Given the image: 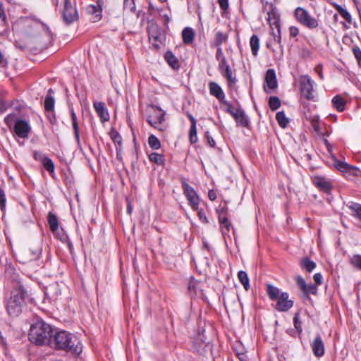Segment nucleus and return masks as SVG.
<instances>
[{"mask_svg": "<svg viewBox=\"0 0 361 361\" xmlns=\"http://www.w3.org/2000/svg\"><path fill=\"white\" fill-rule=\"evenodd\" d=\"M221 103L226 106L227 108L226 111L230 114L233 117L236 116V114L240 109L239 108H235L231 102L226 100H224Z\"/></svg>", "mask_w": 361, "mask_h": 361, "instance_id": "79ce46f5", "label": "nucleus"}, {"mask_svg": "<svg viewBox=\"0 0 361 361\" xmlns=\"http://www.w3.org/2000/svg\"><path fill=\"white\" fill-rule=\"evenodd\" d=\"M93 106L102 122H105L109 120V114L104 102H94Z\"/></svg>", "mask_w": 361, "mask_h": 361, "instance_id": "f3484780", "label": "nucleus"}, {"mask_svg": "<svg viewBox=\"0 0 361 361\" xmlns=\"http://www.w3.org/2000/svg\"><path fill=\"white\" fill-rule=\"evenodd\" d=\"M205 136L207 139V142H208V144L209 145L210 147H214L215 146V141L213 139V137L210 135L208 131H207L205 133Z\"/></svg>", "mask_w": 361, "mask_h": 361, "instance_id": "680f3d73", "label": "nucleus"}, {"mask_svg": "<svg viewBox=\"0 0 361 361\" xmlns=\"http://www.w3.org/2000/svg\"><path fill=\"white\" fill-rule=\"evenodd\" d=\"M49 228L53 233H55L59 228V220L57 216L49 212L47 216Z\"/></svg>", "mask_w": 361, "mask_h": 361, "instance_id": "393cba45", "label": "nucleus"}, {"mask_svg": "<svg viewBox=\"0 0 361 361\" xmlns=\"http://www.w3.org/2000/svg\"><path fill=\"white\" fill-rule=\"evenodd\" d=\"M199 285V282L196 281L193 277H190L188 283V293L191 296L196 295L197 288Z\"/></svg>", "mask_w": 361, "mask_h": 361, "instance_id": "473e14b6", "label": "nucleus"}, {"mask_svg": "<svg viewBox=\"0 0 361 361\" xmlns=\"http://www.w3.org/2000/svg\"><path fill=\"white\" fill-rule=\"evenodd\" d=\"M70 112H71V121H72V125H73V130H74L75 137L76 139L78 145H80V140L79 126H78V120H77V116H76V114L73 108H71L70 109Z\"/></svg>", "mask_w": 361, "mask_h": 361, "instance_id": "a211bd4d", "label": "nucleus"}, {"mask_svg": "<svg viewBox=\"0 0 361 361\" xmlns=\"http://www.w3.org/2000/svg\"><path fill=\"white\" fill-rule=\"evenodd\" d=\"M184 195L187 197L189 204L194 210L198 209L200 198L195 190L192 188L185 179L181 181Z\"/></svg>", "mask_w": 361, "mask_h": 361, "instance_id": "0eeeda50", "label": "nucleus"}, {"mask_svg": "<svg viewBox=\"0 0 361 361\" xmlns=\"http://www.w3.org/2000/svg\"><path fill=\"white\" fill-rule=\"evenodd\" d=\"M31 128L28 123L25 120H17L14 126L16 134L22 138H27Z\"/></svg>", "mask_w": 361, "mask_h": 361, "instance_id": "f8f14e48", "label": "nucleus"}, {"mask_svg": "<svg viewBox=\"0 0 361 361\" xmlns=\"http://www.w3.org/2000/svg\"><path fill=\"white\" fill-rule=\"evenodd\" d=\"M52 334L53 329L51 325L42 320H38L31 325L28 338L31 343L37 345L50 346Z\"/></svg>", "mask_w": 361, "mask_h": 361, "instance_id": "7ed1b4c3", "label": "nucleus"}, {"mask_svg": "<svg viewBox=\"0 0 361 361\" xmlns=\"http://www.w3.org/2000/svg\"><path fill=\"white\" fill-rule=\"evenodd\" d=\"M10 281L12 290L6 303V310L11 317H16L22 312L29 290L22 277L17 273L11 276Z\"/></svg>", "mask_w": 361, "mask_h": 361, "instance_id": "f257e3e1", "label": "nucleus"}, {"mask_svg": "<svg viewBox=\"0 0 361 361\" xmlns=\"http://www.w3.org/2000/svg\"><path fill=\"white\" fill-rule=\"evenodd\" d=\"M165 111L161 108L152 106L151 107V112L147 117V121L152 126L159 129V130H164L159 126L164 121Z\"/></svg>", "mask_w": 361, "mask_h": 361, "instance_id": "423d86ee", "label": "nucleus"}, {"mask_svg": "<svg viewBox=\"0 0 361 361\" xmlns=\"http://www.w3.org/2000/svg\"><path fill=\"white\" fill-rule=\"evenodd\" d=\"M42 157H46V156H44V154H41L39 152H35V153H34V158L36 160H39V161H40L42 162Z\"/></svg>", "mask_w": 361, "mask_h": 361, "instance_id": "774afa93", "label": "nucleus"}, {"mask_svg": "<svg viewBox=\"0 0 361 361\" xmlns=\"http://www.w3.org/2000/svg\"><path fill=\"white\" fill-rule=\"evenodd\" d=\"M275 27L277 29L278 35H276L273 33L274 40L276 41L278 43L281 42V26L279 22L276 21L275 23Z\"/></svg>", "mask_w": 361, "mask_h": 361, "instance_id": "5fc2aeb1", "label": "nucleus"}, {"mask_svg": "<svg viewBox=\"0 0 361 361\" xmlns=\"http://www.w3.org/2000/svg\"><path fill=\"white\" fill-rule=\"evenodd\" d=\"M276 119L281 128H286L289 121L283 111L277 112L276 114Z\"/></svg>", "mask_w": 361, "mask_h": 361, "instance_id": "f704fd0d", "label": "nucleus"}, {"mask_svg": "<svg viewBox=\"0 0 361 361\" xmlns=\"http://www.w3.org/2000/svg\"><path fill=\"white\" fill-rule=\"evenodd\" d=\"M295 281L298 287L307 296L310 294L315 295L317 292V286L314 284H307L305 279L301 276H296Z\"/></svg>", "mask_w": 361, "mask_h": 361, "instance_id": "9d476101", "label": "nucleus"}, {"mask_svg": "<svg viewBox=\"0 0 361 361\" xmlns=\"http://www.w3.org/2000/svg\"><path fill=\"white\" fill-rule=\"evenodd\" d=\"M336 168L342 172H349L351 170H357V168L347 164L346 162H343L341 161H336L335 164Z\"/></svg>", "mask_w": 361, "mask_h": 361, "instance_id": "c85d7f7f", "label": "nucleus"}, {"mask_svg": "<svg viewBox=\"0 0 361 361\" xmlns=\"http://www.w3.org/2000/svg\"><path fill=\"white\" fill-rule=\"evenodd\" d=\"M217 212L219 214V220H220V215H221V216H226L227 207H219L217 209Z\"/></svg>", "mask_w": 361, "mask_h": 361, "instance_id": "0e129e2a", "label": "nucleus"}, {"mask_svg": "<svg viewBox=\"0 0 361 361\" xmlns=\"http://www.w3.org/2000/svg\"><path fill=\"white\" fill-rule=\"evenodd\" d=\"M217 49H216V58L218 61H221L222 58H226L224 56V54H223V51H222V49L221 48V47H216Z\"/></svg>", "mask_w": 361, "mask_h": 361, "instance_id": "69168bd1", "label": "nucleus"}, {"mask_svg": "<svg viewBox=\"0 0 361 361\" xmlns=\"http://www.w3.org/2000/svg\"><path fill=\"white\" fill-rule=\"evenodd\" d=\"M148 144L153 149H159L161 147L159 140L154 135H151L148 137Z\"/></svg>", "mask_w": 361, "mask_h": 361, "instance_id": "ea45409f", "label": "nucleus"}, {"mask_svg": "<svg viewBox=\"0 0 361 361\" xmlns=\"http://www.w3.org/2000/svg\"><path fill=\"white\" fill-rule=\"evenodd\" d=\"M312 182L315 187L324 192L329 193L332 189L331 182L324 177L315 176L314 177Z\"/></svg>", "mask_w": 361, "mask_h": 361, "instance_id": "4468645a", "label": "nucleus"}, {"mask_svg": "<svg viewBox=\"0 0 361 361\" xmlns=\"http://www.w3.org/2000/svg\"><path fill=\"white\" fill-rule=\"evenodd\" d=\"M352 51L359 66L361 67V49L357 46H355L353 47Z\"/></svg>", "mask_w": 361, "mask_h": 361, "instance_id": "de8ad7c7", "label": "nucleus"}, {"mask_svg": "<svg viewBox=\"0 0 361 361\" xmlns=\"http://www.w3.org/2000/svg\"><path fill=\"white\" fill-rule=\"evenodd\" d=\"M7 66V61L4 59L2 53L0 51V66L6 67Z\"/></svg>", "mask_w": 361, "mask_h": 361, "instance_id": "338daca9", "label": "nucleus"}, {"mask_svg": "<svg viewBox=\"0 0 361 361\" xmlns=\"http://www.w3.org/2000/svg\"><path fill=\"white\" fill-rule=\"evenodd\" d=\"M164 58L168 63V64L171 66L174 69H178L179 68V62L178 59L173 55V54L169 51H166Z\"/></svg>", "mask_w": 361, "mask_h": 361, "instance_id": "a878e982", "label": "nucleus"}, {"mask_svg": "<svg viewBox=\"0 0 361 361\" xmlns=\"http://www.w3.org/2000/svg\"><path fill=\"white\" fill-rule=\"evenodd\" d=\"M50 347L69 352L73 355H79L82 349L80 339L64 330L53 333Z\"/></svg>", "mask_w": 361, "mask_h": 361, "instance_id": "f03ea898", "label": "nucleus"}, {"mask_svg": "<svg viewBox=\"0 0 361 361\" xmlns=\"http://www.w3.org/2000/svg\"><path fill=\"white\" fill-rule=\"evenodd\" d=\"M195 32L192 28L187 27L182 31V38L185 44H189L194 40Z\"/></svg>", "mask_w": 361, "mask_h": 361, "instance_id": "412c9836", "label": "nucleus"}, {"mask_svg": "<svg viewBox=\"0 0 361 361\" xmlns=\"http://www.w3.org/2000/svg\"><path fill=\"white\" fill-rule=\"evenodd\" d=\"M228 39V35L221 31H217L215 34L214 39L211 45L214 47H219L221 44L226 42Z\"/></svg>", "mask_w": 361, "mask_h": 361, "instance_id": "4be33fe9", "label": "nucleus"}, {"mask_svg": "<svg viewBox=\"0 0 361 361\" xmlns=\"http://www.w3.org/2000/svg\"><path fill=\"white\" fill-rule=\"evenodd\" d=\"M149 159L151 162L155 163L157 165H163L164 164V155L156 152H152L149 155Z\"/></svg>", "mask_w": 361, "mask_h": 361, "instance_id": "72a5a7b5", "label": "nucleus"}, {"mask_svg": "<svg viewBox=\"0 0 361 361\" xmlns=\"http://www.w3.org/2000/svg\"><path fill=\"white\" fill-rule=\"evenodd\" d=\"M278 87L276 73L274 69H268L266 72L264 90L270 93V90H275Z\"/></svg>", "mask_w": 361, "mask_h": 361, "instance_id": "9b49d317", "label": "nucleus"}, {"mask_svg": "<svg viewBox=\"0 0 361 361\" xmlns=\"http://www.w3.org/2000/svg\"><path fill=\"white\" fill-rule=\"evenodd\" d=\"M294 326L298 332L302 331L301 322L299 320V314L296 313L293 317Z\"/></svg>", "mask_w": 361, "mask_h": 361, "instance_id": "864d4df0", "label": "nucleus"}, {"mask_svg": "<svg viewBox=\"0 0 361 361\" xmlns=\"http://www.w3.org/2000/svg\"><path fill=\"white\" fill-rule=\"evenodd\" d=\"M42 163L43 164V166L44 169L49 171L50 173H54V162L51 159H49L48 157H42Z\"/></svg>", "mask_w": 361, "mask_h": 361, "instance_id": "e433bc0d", "label": "nucleus"}, {"mask_svg": "<svg viewBox=\"0 0 361 361\" xmlns=\"http://www.w3.org/2000/svg\"><path fill=\"white\" fill-rule=\"evenodd\" d=\"M219 61V63L218 68L220 72L221 71H223L224 69H225L226 67L230 66L229 64L227 63L226 58H222L221 60Z\"/></svg>", "mask_w": 361, "mask_h": 361, "instance_id": "4d7b16f0", "label": "nucleus"}, {"mask_svg": "<svg viewBox=\"0 0 361 361\" xmlns=\"http://www.w3.org/2000/svg\"><path fill=\"white\" fill-rule=\"evenodd\" d=\"M157 27H151L150 30H149V39H151L152 38H153L155 41H157L159 39V35H158V32H157Z\"/></svg>", "mask_w": 361, "mask_h": 361, "instance_id": "8fccbe9b", "label": "nucleus"}, {"mask_svg": "<svg viewBox=\"0 0 361 361\" xmlns=\"http://www.w3.org/2000/svg\"><path fill=\"white\" fill-rule=\"evenodd\" d=\"M78 18V11L69 0H64L63 20L66 25H70Z\"/></svg>", "mask_w": 361, "mask_h": 361, "instance_id": "6e6552de", "label": "nucleus"}, {"mask_svg": "<svg viewBox=\"0 0 361 361\" xmlns=\"http://www.w3.org/2000/svg\"><path fill=\"white\" fill-rule=\"evenodd\" d=\"M219 223L222 226L223 228V233L226 234V233H228L231 230V228L232 226L231 221L228 220V219L226 216H220V220Z\"/></svg>", "mask_w": 361, "mask_h": 361, "instance_id": "58836bf2", "label": "nucleus"}, {"mask_svg": "<svg viewBox=\"0 0 361 361\" xmlns=\"http://www.w3.org/2000/svg\"><path fill=\"white\" fill-rule=\"evenodd\" d=\"M315 285H320L322 283V276L320 273H316L313 276Z\"/></svg>", "mask_w": 361, "mask_h": 361, "instance_id": "e2e57ef3", "label": "nucleus"}, {"mask_svg": "<svg viewBox=\"0 0 361 361\" xmlns=\"http://www.w3.org/2000/svg\"><path fill=\"white\" fill-rule=\"evenodd\" d=\"M311 347L314 355L316 357H322L324 354V343L320 335H317L312 343Z\"/></svg>", "mask_w": 361, "mask_h": 361, "instance_id": "2eb2a0df", "label": "nucleus"}, {"mask_svg": "<svg viewBox=\"0 0 361 361\" xmlns=\"http://www.w3.org/2000/svg\"><path fill=\"white\" fill-rule=\"evenodd\" d=\"M31 27L35 30H42V32L47 38V41L49 42L51 39V32L48 27H45L44 25H40L39 23H35Z\"/></svg>", "mask_w": 361, "mask_h": 361, "instance_id": "c9c22d12", "label": "nucleus"}, {"mask_svg": "<svg viewBox=\"0 0 361 361\" xmlns=\"http://www.w3.org/2000/svg\"><path fill=\"white\" fill-rule=\"evenodd\" d=\"M221 75L227 80L229 86L235 84L236 77L233 74L231 67H226L225 69L220 72Z\"/></svg>", "mask_w": 361, "mask_h": 361, "instance_id": "5701e85b", "label": "nucleus"}, {"mask_svg": "<svg viewBox=\"0 0 361 361\" xmlns=\"http://www.w3.org/2000/svg\"><path fill=\"white\" fill-rule=\"evenodd\" d=\"M6 195L4 190L0 187V208L4 210L6 207Z\"/></svg>", "mask_w": 361, "mask_h": 361, "instance_id": "603ef678", "label": "nucleus"}, {"mask_svg": "<svg viewBox=\"0 0 361 361\" xmlns=\"http://www.w3.org/2000/svg\"><path fill=\"white\" fill-rule=\"evenodd\" d=\"M299 54L301 58L307 59L311 57L312 51L307 47H302L300 49Z\"/></svg>", "mask_w": 361, "mask_h": 361, "instance_id": "09e8293b", "label": "nucleus"}, {"mask_svg": "<svg viewBox=\"0 0 361 361\" xmlns=\"http://www.w3.org/2000/svg\"><path fill=\"white\" fill-rule=\"evenodd\" d=\"M123 7L126 10L135 12L136 9L135 0H124Z\"/></svg>", "mask_w": 361, "mask_h": 361, "instance_id": "49530a36", "label": "nucleus"}, {"mask_svg": "<svg viewBox=\"0 0 361 361\" xmlns=\"http://www.w3.org/2000/svg\"><path fill=\"white\" fill-rule=\"evenodd\" d=\"M310 121L311 122L312 126L316 131H319V116L317 115H313L312 117L310 118Z\"/></svg>", "mask_w": 361, "mask_h": 361, "instance_id": "3c124183", "label": "nucleus"}, {"mask_svg": "<svg viewBox=\"0 0 361 361\" xmlns=\"http://www.w3.org/2000/svg\"><path fill=\"white\" fill-rule=\"evenodd\" d=\"M338 13L349 23L352 22L351 16L349 12L340 5H336L335 6Z\"/></svg>", "mask_w": 361, "mask_h": 361, "instance_id": "4c0bfd02", "label": "nucleus"}, {"mask_svg": "<svg viewBox=\"0 0 361 361\" xmlns=\"http://www.w3.org/2000/svg\"><path fill=\"white\" fill-rule=\"evenodd\" d=\"M217 1L223 11H226L228 8V0H217Z\"/></svg>", "mask_w": 361, "mask_h": 361, "instance_id": "bf43d9fd", "label": "nucleus"}, {"mask_svg": "<svg viewBox=\"0 0 361 361\" xmlns=\"http://www.w3.org/2000/svg\"><path fill=\"white\" fill-rule=\"evenodd\" d=\"M238 278L240 282L243 286L244 288L246 290H248L250 288V280L247 273L244 271H240L238 273Z\"/></svg>", "mask_w": 361, "mask_h": 361, "instance_id": "7c9ffc66", "label": "nucleus"}, {"mask_svg": "<svg viewBox=\"0 0 361 361\" xmlns=\"http://www.w3.org/2000/svg\"><path fill=\"white\" fill-rule=\"evenodd\" d=\"M250 44L252 54L254 56H257L259 48V39L258 36L256 35H253L250 37Z\"/></svg>", "mask_w": 361, "mask_h": 361, "instance_id": "2f4dec72", "label": "nucleus"}, {"mask_svg": "<svg viewBox=\"0 0 361 361\" xmlns=\"http://www.w3.org/2000/svg\"><path fill=\"white\" fill-rule=\"evenodd\" d=\"M300 264L302 269H305L308 272L312 271L316 267V263L308 257L301 259Z\"/></svg>", "mask_w": 361, "mask_h": 361, "instance_id": "bb28decb", "label": "nucleus"}, {"mask_svg": "<svg viewBox=\"0 0 361 361\" xmlns=\"http://www.w3.org/2000/svg\"><path fill=\"white\" fill-rule=\"evenodd\" d=\"M233 118L238 125L246 128L249 126V120L243 109H240Z\"/></svg>", "mask_w": 361, "mask_h": 361, "instance_id": "6ab92c4d", "label": "nucleus"}, {"mask_svg": "<svg viewBox=\"0 0 361 361\" xmlns=\"http://www.w3.org/2000/svg\"><path fill=\"white\" fill-rule=\"evenodd\" d=\"M42 246L39 243H32L29 248L25 250L20 255V260L23 263L37 260L42 255Z\"/></svg>", "mask_w": 361, "mask_h": 361, "instance_id": "39448f33", "label": "nucleus"}, {"mask_svg": "<svg viewBox=\"0 0 361 361\" xmlns=\"http://www.w3.org/2000/svg\"><path fill=\"white\" fill-rule=\"evenodd\" d=\"M348 207L353 212V215L361 221V204L351 202Z\"/></svg>", "mask_w": 361, "mask_h": 361, "instance_id": "c756f323", "label": "nucleus"}, {"mask_svg": "<svg viewBox=\"0 0 361 361\" xmlns=\"http://www.w3.org/2000/svg\"><path fill=\"white\" fill-rule=\"evenodd\" d=\"M281 106V101L279 97L272 96L269 99V106L271 110L276 111Z\"/></svg>", "mask_w": 361, "mask_h": 361, "instance_id": "a19ab883", "label": "nucleus"}, {"mask_svg": "<svg viewBox=\"0 0 361 361\" xmlns=\"http://www.w3.org/2000/svg\"><path fill=\"white\" fill-rule=\"evenodd\" d=\"M54 93L52 89L48 90L47 94L44 99V109L46 111H51L54 108V99L51 94Z\"/></svg>", "mask_w": 361, "mask_h": 361, "instance_id": "b1692460", "label": "nucleus"}, {"mask_svg": "<svg viewBox=\"0 0 361 361\" xmlns=\"http://www.w3.org/2000/svg\"><path fill=\"white\" fill-rule=\"evenodd\" d=\"M289 295L288 293H282L276 302V309L280 312H286L289 310L293 305V301L288 300Z\"/></svg>", "mask_w": 361, "mask_h": 361, "instance_id": "ddd939ff", "label": "nucleus"}, {"mask_svg": "<svg viewBox=\"0 0 361 361\" xmlns=\"http://www.w3.org/2000/svg\"><path fill=\"white\" fill-rule=\"evenodd\" d=\"M289 31L291 37H295L299 34V29L295 26H290Z\"/></svg>", "mask_w": 361, "mask_h": 361, "instance_id": "052dcab7", "label": "nucleus"}, {"mask_svg": "<svg viewBox=\"0 0 361 361\" xmlns=\"http://www.w3.org/2000/svg\"><path fill=\"white\" fill-rule=\"evenodd\" d=\"M87 11L90 14H96V17H99V18H100V17H101V6L100 5L97 6L93 4H90V5L87 6Z\"/></svg>", "mask_w": 361, "mask_h": 361, "instance_id": "37998d69", "label": "nucleus"}, {"mask_svg": "<svg viewBox=\"0 0 361 361\" xmlns=\"http://www.w3.org/2000/svg\"><path fill=\"white\" fill-rule=\"evenodd\" d=\"M209 93L211 95L215 97L221 103L225 100V94L220 87V85L216 82L211 81L209 82Z\"/></svg>", "mask_w": 361, "mask_h": 361, "instance_id": "dca6fc26", "label": "nucleus"}, {"mask_svg": "<svg viewBox=\"0 0 361 361\" xmlns=\"http://www.w3.org/2000/svg\"><path fill=\"white\" fill-rule=\"evenodd\" d=\"M267 293L271 300H276V299H279L281 295L279 294V288L271 284L267 285Z\"/></svg>", "mask_w": 361, "mask_h": 361, "instance_id": "cd10ccee", "label": "nucleus"}, {"mask_svg": "<svg viewBox=\"0 0 361 361\" xmlns=\"http://www.w3.org/2000/svg\"><path fill=\"white\" fill-rule=\"evenodd\" d=\"M314 81L307 75H302L300 78L301 92L302 94L309 100L314 99L313 95Z\"/></svg>", "mask_w": 361, "mask_h": 361, "instance_id": "1a4fd4ad", "label": "nucleus"}, {"mask_svg": "<svg viewBox=\"0 0 361 361\" xmlns=\"http://www.w3.org/2000/svg\"><path fill=\"white\" fill-rule=\"evenodd\" d=\"M189 140L191 144H195L197 142V127L196 126H190V132H189Z\"/></svg>", "mask_w": 361, "mask_h": 361, "instance_id": "c03bdc74", "label": "nucleus"}, {"mask_svg": "<svg viewBox=\"0 0 361 361\" xmlns=\"http://www.w3.org/2000/svg\"><path fill=\"white\" fill-rule=\"evenodd\" d=\"M0 18L1 19V21L6 24V15L5 13V9L4 7V5L2 2L0 1Z\"/></svg>", "mask_w": 361, "mask_h": 361, "instance_id": "13d9d810", "label": "nucleus"}, {"mask_svg": "<svg viewBox=\"0 0 361 361\" xmlns=\"http://www.w3.org/2000/svg\"><path fill=\"white\" fill-rule=\"evenodd\" d=\"M350 263L356 268L361 270V255H355L350 258Z\"/></svg>", "mask_w": 361, "mask_h": 361, "instance_id": "a18cd8bd", "label": "nucleus"}, {"mask_svg": "<svg viewBox=\"0 0 361 361\" xmlns=\"http://www.w3.org/2000/svg\"><path fill=\"white\" fill-rule=\"evenodd\" d=\"M346 101L345 99L341 97V95H336L332 99V105L334 108L338 110L340 112L344 111L345 107Z\"/></svg>", "mask_w": 361, "mask_h": 361, "instance_id": "aec40b11", "label": "nucleus"}, {"mask_svg": "<svg viewBox=\"0 0 361 361\" xmlns=\"http://www.w3.org/2000/svg\"><path fill=\"white\" fill-rule=\"evenodd\" d=\"M294 15L296 20L302 25L309 29H314L318 27V20L312 16L309 12L302 7L295 9Z\"/></svg>", "mask_w": 361, "mask_h": 361, "instance_id": "20e7f679", "label": "nucleus"}, {"mask_svg": "<svg viewBox=\"0 0 361 361\" xmlns=\"http://www.w3.org/2000/svg\"><path fill=\"white\" fill-rule=\"evenodd\" d=\"M197 216H198L200 220L202 223H204V224L208 223V219H207V216H206L205 213L204 212L203 209H197Z\"/></svg>", "mask_w": 361, "mask_h": 361, "instance_id": "6e6d98bb", "label": "nucleus"}]
</instances>
